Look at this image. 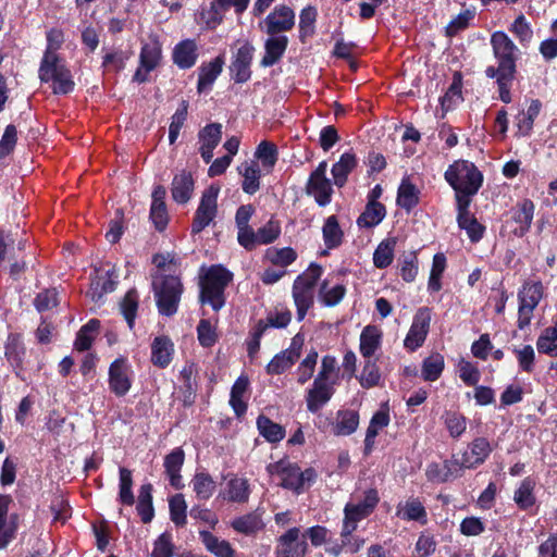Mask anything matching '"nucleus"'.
<instances>
[{
	"mask_svg": "<svg viewBox=\"0 0 557 557\" xmlns=\"http://www.w3.org/2000/svg\"><path fill=\"white\" fill-rule=\"evenodd\" d=\"M386 216V207L383 203L367 201L363 212L357 219L360 228H372L379 225Z\"/></svg>",
	"mask_w": 557,
	"mask_h": 557,
	"instance_id": "obj_38",
	"label": "nucleus"
},
{
	"mask_svg": "<svg viewBox=\"0 0 557 557\" xmlns=\"http://www.w3.org/2000/svg\"><path fill=\"white\" fill-rule=\"evenodd\" d=\"M432 320V310L430 307H420L414 315L410 329L404 339V346L409 351H416L423 346Z\"/></svg>",
	"mask_w": 557,
	"mask_h": 557,
	"instance_id": "obj_10",
	"label": "nucleus"
},
{
	"mask_svg": "<svg viewBox=\"0 0 557 557\" xmlns=\"http://www.w3.org/2000/svg\"><path fill=\"white\" fill-rule=\"evenodd\" d=\"M399 275L406 283H412L419 272L417 251L404 252L399 259Z\"/></svg>",
	"mask_w": 557,
	"mask_h": 557,
	"instance_id": "obj_52",
	"label": "nucleus"
},
{
	"mask_svg": "<svg viewBox=\"0 0 557 557\" xmlns=\"http://www.w3.org/2000/svg\"><path fill=\"white\" fill-rule=\"evenodd\" d=\"M322 236L326 250L321 252L322 256H326L327 250L338 248L344 242V232L338 223L336 215H330L322 227Z\"/></svg>",
	"mask_w": 557,
	"mask_h": 557,
	"instance_id": "obj_33",
	"label": "nucleus"
},
{
	"mask_svg": "<svg viewBox=\"0 0 557 557\" xmlns=\"http://www.w3.org/2000/svg\"><path fill=\"white\" fill-rule=\"evenodd\" d=\"M195 181L189 171L183 170L175 174L171 184V195L175 202L187 203L194 191Z\"/></svg>",
	"mask_w": 557,
	"mask_h": 557,
	"instance_id": "obj_20",
	"label": "nucleus"
},
{
	"mask_svg": "<svg viewBox=\"0 0 557 557\" xmlns=\"http://www.w3.org/2000/svg\"><path fill=\"white\" fill-rule=\"evenodd\" d=\"M162 60V44L158 37L150 38L140 48L139 64L146 72L156 70Z\"/></svg>",
	"mask_w": 557,
	"mask_h": 557,
	"instance_id": "obj_27",
	"label": "nucleus"
},
{
	"mask_svg": "<svg viewBox=\"0 0 557 557\" xmlns=\"http://www.w3.org/2000/svg\"><path fill=\"white\" fill-rule=\"evenodd\" d=\"M219 193L220 187L215 185L209 186L202 193L191 223L193 235L201 233L216 216Z\"/></svg>",
	"mask_w": 557,
	"mask_h": 557,
	"instance_id": "obj_7",
	"label": "nucleus"
},
{
	"mask_svg": "<svg viewBox=\"0 0 557 557\" xmlns=\"http://www.w3.org/2000/svg\"><path fill=\"white\" fill-rule=\"evenodd\" d=\"M225 59L222 54L215 57L209 63H202L198 69L197 91L199 94L210 89L215 79L222 73Z\"/></svg>",
	"mask_w": 557,
	"mask_h": 557,
	"instance_id": "obj_21",
	"label": "nucleus"
},
{
	"mask_svg": "<svg viewBox=\"0 0 557 557\" xmlns=\"http://www.w3.org/2000/svg\"><path fill=\"white\" fill-rule=\"evenodd\" d=\"M544 296V285L541 281H525L518 290L517 326L524 330L531 323L533 312Z\"/></svg>",
	"mask_w": 557,
	"mask_h": 557,
	"instance_id": "obj_6",
	"label": "nucleus"
},
{
	"mask_svg": "<svg viewBox=\"0 0 557 557\" xmlns=\"http://www.w3.org/2000/svg\"><path fill=\"white\" fill-rule=\"evenodd\" d=\"M152 491L153 486L151 483L143 484L138 491L136 511L143 523H150L154 518Z\"/></svg>",
	"mask_w": 557,
	"mask_h": 557,
	"instance_id": "obj_36",
	"label": "nucleus"
},
{
	"mask_svg": "<svg viewBox=\"0 0 557 557\" xmlns=\"http://www.w3.org/2000/svg\"><path fill=\"white\" fill-rule=\"evenodd\" d=\"M267 258L272 264L285 268L297 259V253L292 247L270 248L267 250Z\"/></svg>",
	"mask_w": 557,
	"mask_h": 557,
	"instance_id": "obj_62",
	"label": "nucleus"
},
{
	"mask_svg": "<svg viewBox=\"0 0 557 557\" xmlns=\"http://www.w3.org/2000/svg\"><path fill=\"white\" fill-rule=\"evenodd\" d=\"M509 30L518 38L522 46H528L533 38L531 25L522 13L515 18Z\"/></svg>",
	"mask_w": 557,
	"mask_h": 557,
	"instance_id": "obj_59",
	"label": "nucleus"
},
{
	"mask_svg": "<svg viewBox=\"0 0 557 557\" xmlns=\"http://www.w3.org/2000/svg\"><path fill=\"white\" fill-rule=\"evenodd\" d=\"M265 32L270 36L290 30L295 25V13L287 5H277L264 18Z\"/></svg>",
	"mask_w": 557,
	"mask_h": 557,
	"instance_id": "obj_15",
	"label": "nucleus"
},
{
	"mask_svg": "<svg viewBox=\"0 0 557 557\" xmlns=\"http://www.w3.org/2000/svg\"><path fill=\"white\" fill-rule=\"evenodd\" d=\"M288 46V38L285 35L270 36L264 42V55L260 61L262 67H270L276 64L284 55Z\"/></svg>",
	"mask_w": 557,
	"mask_h": 557,
	"instance_id": "obj_23",
	"label": "nucleus"
},
{
	"mask_svg": "<svg viewBox=\"0 0 557 557\" xmlns=\"http://www.w3.org/2000/svg\"><path fill=\"white\" fill-rule=\"evenodd\" d=\"M317 478L318 473L313 468L310 467L301 471L298 463L289 461L286 468L282 470L280 485L296 495H300L317 481Z\"/></svg>",
	"mask_w": 557,
	"mask_h": 557,
	"instance_id": "obj_8",
	"label": "nucleus"
},
{
	"mask_svg": "<svg viewBox=\"0 0 557 557\" xmlns=\"http://www.w3.org/2000/svg\"><path fill=\"white\" fill-rule=\"evenodd\" d=\"M255 51L253 45L246 40L233 52L228 70L236 84L247 83L251 78Z\"/></svg>",
	"mask_w": 557,
	"mask_h": 557,
	"instance_id": "obj_9",
	"label": "nucleus"
},
{
	"mask_svg": "<svg viewBox=\"0 0 557 557\" xmlns=\"http://www.w3.org/2000/svg\"><path fill=\"white\" fill-rule=\"evenodd\" d=\"M263 513V509L257 508L256 510L234 518L230 522V527L238 534L255 536L265 528Z\"/></svg>",
	"mask_w": 557,
	"mask_h": 557,
	"instance_id": "obj_17",
	"label": "nucleus"
},
{
	"mask_svg": "<svg viewBox=\"0 0 557 557\" xmlns=\"http://www.w3.org/2000/svg\"><path fill=\"white\" fill-rule=\"evenodd\" d=\"M441 420L453 438H459L467 430V418L457 410H445Z\"/></svg>",
	"mask_w": 557,
	"mask_h": 557,
	"instance_id": "obj_41",
	"label": "nucleus"
},
{
	"mask_svg": "<svg viewBox=\"0 0 557 557\" xmlns=\"http://www.w3.org/2000/svg\"><path fill=\"white\" fill-rule=\"evenodd\" d=\"M299 282L293 283V298L296 306L297 320L300 322L305 319L308 310L314 304L313 292L298 286Z\"/></svg>",
	"mask_w": 557,
	"mask_h": 557,
	"instance_id": "obj_43",
	"label": "nucleus"
},
{
	"mask_svg": "<svg viewBox=\"0 0 557 557\" xmlns=\"http://www.w3.org/2000/svg\"><path fill=\"white\" fill-rule=\"evenodd\" d=\"M534 211L535 205L529 198L519 200L513 207H511L509 210L510 222L515 224L511 233L516 237L522 238L530 232L534 218Z\"/></svg>",
	"mask_w": 557,
	"mask_h": 557,
	"instance_id": "obj_13",
	"label": "nucleus"
},
{
	"mask_svg": "<svg viewBox=\"0 0 557 557\" xmlns=\"http://www.w3.org/2000/svg\"><path fill=\"white\" fill-rule=\"evenodd\" d=\"M250 496V487L247 479L232 478L226 485L225 498L232 503L245 504Z\"/></svg>",
	"mask_w": 557,
	"mask_h": 557,
	"instance_id": "obj_44",
	"label": "nucleus"
},
{
	"mask_svg": "<svg viewBox=\"0 0 557 557\" xmlns=\"http://www.w3.org/2000/svg\"><path fill=\"white\" fill-rule=\"evenodd\" d=\"M172 62L180 70H189L194 67L199 58L197 41L191 38L178 41L172 49Z\"/></svg>",
	"mask_w": 557,
	"mask_h": 557,
	"instance_id": "obj_16",
	"label": "nucleus"
},
{
	"mask_svg": "<svg viewBox=\"0 0 557 557\" xmlns=\"http://www.w3.org/2000/svg\"><path fill=\"white\" fill-rule=\"evenodd\" d=\"M174 344L166 335L154 337L151 344V362L153 366L165 369L172 361Z\"/></svg>",
	"mask_w": 557,
	"mask_h": 557,
	"instance_id": "obj_25",
	"label": "nucleus"
},
{
	"mask_svg": "<svg viewBox=\"0 0 557 557\" xmlns=\"http://www.w3.org/2000/svg\"><path fill=\"white\" fill-rule=\"evenodd\" d=\"M95 271L96 273L99 272L97 269ZM116 277L117 274L114 267L107 270L104 274H96V276L91 278L90 289L88 292L91 300L98 302L106 294L113 292L117 284Z\"/></svg>",
	"mask_w": 557,
	"mask_h": 557,
	"instance_id": "obj_22",
	"label": "nucleus"
},
{
	"mask_svg": "<svg viewBox=\"0 0 557 557\" xmlns=\"http://www.w3.org/2000/svg\"><path fill=\"white\" fill-rule=\"evenodd\" d=\"M396 245V237H387L377 245L373 252V264L375 268L382 270L393 263Z\"/></svg>",
	"mask_w": 557,
	"mask_h": 557,
	"instance_id": "obj_39",
	"label": "nucleus"
},
{
	"mask_svg": "<svg viewBox=\"0 0 557 557\" xmlns=\"http://www.w3.org/2000/svg\"><path fill=\"white\" fill-rule=\"evenodd\" d=\"M445 368L443 355L435 352L424 358L421 366V376L426 382H434L442 375Z\"/></svg>",
	"mask_w": 557,
	"mask_h": 557,
	"instance_id": "obj_45",
	"label": "nucleus"
},
{
	"mask_svg": "<svg viewBox=\"0 0 557 557\" xmlns=\"http://www.w3.org/2000/svg\"><path fill=\"white\" fill-rule=\"evenodd\" d=\"M470 456L469 453H463V466L467 469H475L490 457L492 453V446L487 438L485 437H475L470 444Z\"/></svg>",
	"mask_w": 557,
	"mask_h": 557,
	"instance_id": "obj_24",
	"label": "nucleus"
},
{
	"mask_svg": "<svg viewBox=\"0 0 557 557\" xmlns=\"http://www.w3.org/2000/svg\"><path fill=\"white\" fill-rule=\"evenodd\" d=\"M381 381V372L379 369V366L374 360H371V358L367 359L361 375L359 377V383L363 388H372L374 386H377Z\"/></svg>",
	"mask_w": 557,
	"mask_h": 557,
	"instance_id": "obj_58",
	"label": "nucleus"
},
{
	"mask_svg": "<svg viewBox=\"0 0 557 557\" xmlns=\"http://www.w3.org/2000/svg\"><path fill=\"white\" fill-rule=\"evenodd\" d=\"M197 338L200 346L211 348L219 339L216 329L208 319H201L197 325Z\"/></svg>",
	"mask_w": 557,
	"mask_h": 557,
	"instance_id": "obj_57",
	"label": "nucleus"
},
{
	"mask_svg": "<svg viewBox=\"0 0 557 557\" xmlns=\"http://www.w3.org/2000/svg\"><path fill=\"white\" fill-rule=\"evenodd\" d=\"M170 519L177 528L187 524V504L183 494L178 493L169 498Z\"/></svg>",
	"mask_w": 557,
	"mask_h": 557,
	"instance_id": "obj_50",
	"label": "nucleus"
},
{
	"mask_svg": "<svg viewBox=\"0 0 557 557\" xmlns=\"http://www.w3.org/2000/svg\"><path fill=\"white\" fill-rule=\"evenodd\" d=\"M268 330L263 323V319H260L253 327L249 331V335L245 342L247 356L252 361L256 359L261 345V338Z\"/></svg>",
	"mask_w": 557,
	"mask_h": 557,
	"instance_id": "obj_54",
	"label": "nucleus"
},
{
	"mask_svg": "<svg viewBox=\"0 0 557 557\" xmlns=\"http://www.w3.org/2000/svg\"><path fill=\"white\" fill-rule=\"evenodd\" d=\"M255 157L261 161L264 168L272 169L278 160L277 146L269 140H262L255 151Z\"/></svg>",
	"mask_w": 557,
	"mask_h": 557,
	"instance_id": "obj_56",
	"label": "nucleus"
},
{
	"mask_svg": "<svg viewBox=\"0 0 557 557\" xmlns=\"http://www.w3.org/2000/svg\"><path fill=\"white\" fill-rule=\"evenodd\" d=\"M38 77L41 83H50L52 94L57 96L69 95L75 89L72 72L60 54L42 55Z\"/></svg>",
	"mask_w": 557,
	"mask_h": 557,
	"instance_id": "obj_4",
	"label": "nucleus"
},
{
	"mask_svg": "<svg viewBox=\"0 0 557 557\" xmlns=\"http://www.w3.org/2000/svg\"><path fill=\"white\" fill-rule=\"evenodd\" d=\"M196 497L199 500H208L215 492L216 483L206 471L196 472L190 481Z\"/></svg>",
	"mask_w": 557,
	"mask_h": 557,
	"instance_id": "obj_40",
	"label": "nucleus"
},
{
	"mask_svg": "<svg viewBox=\"0 0 557 557\" xmlns=\"http://www.w3.org/2000/svg\"><path fill=\"white\" fill-rule=\"evenodd\" d=\"M152 292L160 315L173 317L177 313L182 295L184 293V285L180 275H153Z\"/></svg>",
	"mask_w": 557,
	"mask_h": 557,
	"instance_id": "obj_3",
	"label": "nucleus"
},
{
	"mask_svg": "<svg viewBox=\"0 0 557 557\" xmlns=\"http://www.w3.org/2000/svg\"><path fill=\"white\" fill-rule=\"evenodd\" d=\"M318 11L315 7L308 5L299 14V40L305 44L315 33Z\"/></svg>",
	"mask_w": 557,
	"mask_h": 557,
	"instance_id": "obj_49",
	"label": "nucleus"
},
{
	"mask_svg": "<svg viewBox=\"0 0 557 557\" xmlns=\"http://www.w3.org/2000/svg\"><path fill=\"white\" fill-rule=\"evenodd\" d=\"M420 194V189L409 178H403L397 189L396 205L410 213L419 205Z\"/></svg>",
	"mask_w": 557,
	"mask_h": 557,
	"instance_id": "obj_29",
	"label": "nucleus"
},
{
	"mask_svg": "<svg viewBox=\"0 0 557 557\" xmlns=\"http://www.w3.org/2000/svg\"><path fill=\"white\" fill-rule=\"evenodd\" d=\"M323 273V268L312 262L305 273L299 274L294 282H299L298 286L313 292L318 281Z\"/></svg>",
	"mask_w": 557,
	"mask_h": 557,
	"instance_id": "obj_63",
	"label": "nucleus"
},
{
	"mask_svg": "<svg viewBox=\"0 0 557 557\" xmlns=\"http://www.w3.org/2000/svg\"><path fill=\"white\" fill-rule=\"evenodd\" d=\"M319 354L318 351L312 348L306 356V358L300 362V364L297 368V382L299 384L307 383L313 375L315 366L318 362Z\"/></svg>",
	"mask_w": 557,
	"mask_h": 557,
	"instance_id": "obj_61",
	"label": "nucleus"
},
{
	"mask_svg": "<svg viewBox=\"0 0 557 557\" xmlns=\"http://www.w3.org/2000/svg\"><path fill=\"white\" fill-rule=\"evenodd\" d=\"M444 178L455 191L456 205L471 203L484 181L483 173L468 160H456L449 164Z\"/></svg>",
	"mask_w": 557,
	"mask_h": 557,
	"instance_id": "obj_1",
	"label": "nucleus"
},
{
	"mask_svg": "<svg viewBox=\"0 0 557 557\" xmlns=\"http://www.w3.org/2000/svg\"><path fill=\"white\" fill-rule=\"evenodd\" d=\"M462 75L460 72H455L453 82L447 91L440 98L442 110L447 112L454 108L456 100H462Z\"/></svg>",
	"mask_w": 557,
	"mask_h": 557,
	"instance_id": "obj_51",
	"label": "nucleus"
},
{
	"mask_svg": "<svg viewBox=\"0 0 557 557\" xmlns=\"http://www.w3.org/2000/svg\"><path fill=\"white\" fill-rule=\"evenodd\" d=\"M138 305L139 295L136 288L128 289L120 302L121 313L131 330L135 325Z\"/></svg>",
	"mask_w": 557,
	"mask_h": 557,
	"instance_id": "obj_47",
	"label": "nucleus"
},
{
	"mask_svg": "<svg viewBox=\"0 0 557 557\" xmlns=\"http://www.w3.org/2000/svg\"><path fill=\"white\" fill-rule=\"evenodd\" d=\"M335 388L333 384H312L306 395L307 410L311 413H317L324 407L333 397Z\"/></svg>",
	"mask_w": 557,
	"mask_h": 557,
	"instance_id": "obj_26",
	"label": "nucleus"
},
{
	"mask_svg": "<svg viewBox=\"0 0 557 557\" xmlns=\"http://www.w3.org/2000/svg\"><path fill=\"white\" fill-rule=\"evenodd\" d=\"M491 46L494 58L497 61V66L490 65L485 69V75L488 78H494L499 74L516 76L517 61H518V47L509 38V36L502 30H497L491 36Z\"/></svg>",
	"mask_w": 557,
	"mask_h": 557,
	"instance_id": "obj_5",
	"label": "nucleus"
},
{
	"mask_svg": "<svg viewBox=\"0 0 557 557\" xmlns=\"http://www.w3.org/2000/svg\"><path fill=\"white\" fill-rule=\"evenodd\" d=\"M471 203L456 205L457 223L459 228L465 230L470 242L479 243L485 233V226L470 212Z\"/></svg>",
	"mask_w": 557,
	"mask_h": 557,
	"instance_id": "obj_18",
	"label": "nucleus"
},
{
	"mask_svg": "<svg viewBox=\"0 0 557 557\" xmlns=\"http://www.w3.org/2000/svg\"><path fill=\"white\" fill-rule=\"evenodd\" d=\"M4 357L16 377L24 380L23 373L25 371L24 360L26 357V347L22 334L9 333L4 343Z\"/></svg>",
	"mask_w": 557,
	"mask_h": 557,
	"instance_id": "obj_14",
	"label": "nucleus"
},
{
	"mask_svg": "<svg viewBox=\"0 0 557 557\" xmlns=\"http://www.w3.org/2000/svg\"><path fill=\"white\" fill-rule=\"evenodd\" d=\"M306 194L313 196L320 207H326L332 201L333 187L329 178H308Z\"/></svg>",
	"mask_w": 557,
	"mask_h": 557,
	"instance_id": "obj_32",
	"label": "nucleus"
},
{
	"mask_svg": "<svg viewBox=\"0 0 557 557\" xmlns=\"http://www.w3.org/2000/svg\"><path fill=\"white\" fill-rule=\"evenodd\" d=\"M332 425V434L335 436H349L356 432L359 426V412L352 409H341L336 412V421L326 420Z\"/></svg>",
	"mask_w": 557,
	"mask_h": 557,
	"instance_id": "obj_19",
	"label": "nucleus"
},
{
	"mask_svg": "<svg viewBox=\"0 0 557 557\" xmlns=\"http://www.w3.org/2000/svg\"><path fill=\"white\" fill-rule=\"evenodd\" d=\"M133 370L125 357L114 359L108 371L109 389L116 397H124L132 388Z\"/></svg>",
	"mask_w": 557,
	"mask_h": 557,
	"instance_id": "obj_11",
	"label": "nucleus"
},
{
	"mask_svg": "<svg viewBox=\"0 0 557 557\" xmlns=\"http://www.w3.org/2000/svg\"><path fill=\"white\" fill-rule=\"evenodd\" d=\"M243 176L242 189L247 195H255L260 189L261 170L258 163L245 161L238 168Z\"/></svg>",
	"mask_w": 557,
	"mask_h": 557,
	"instance_id": "obj_31",
	"label": "nucleus"
},
{
	"mask_svg": "<svg viewBox=\"0 0 557 557\" xmlns=\"http://www.w3.org/2000/svg\"><path fill=\"white\" fill-rule=\"evenodd\" d=\"M259 434L271 444L281 442L286 434L285 428L272 421L265 414H260L256 421Z\"/></svg>",
	"mask_w": 557,
	"mask_h": 557,
	"instance_id": "obj_37",
	"label": "nucleus"
},
{
	"mask_svg": "<svg viewBox=\"0 0 557 557\" xmlns=\"http://www.w3.org/2000/svg\"><path fill=\"white\" fill-rule=\"evenodd\" d=\"M248 387L249 377L243 374L236 379L231 388L230 406L237 418L243 417L247 412L248 405L244 400V396L247 393Z\"/></svg>",
	"mask_w": 557,
	"mask_h": 557,
	"instance_id": "obj_35",
	"label": "nucleus"
},
{
	"mask_svg": "<svg viewBox=\"0 0 557 557\" xmlns=\"http://www.w3.org/2000/svg\"><path fill=\"white\" fill-rule=\"evenodd\" d=\"M222 124L209 123L198 132V141L200 147H218L222 139Z\"/></svg>",
	"mask_w": 557,
	"mask_h": 557,
	"instance_id": "obj_55",
	"label": "nucleus"
},
{
	"mask_svg": "<svg viewBox=\"0 0 557 557\" xmlns=\"http://www.w3.org/2000/svg\"><path fill=\"white\" fill-rule=\"evenodd\" d=\"M199 537L206 549L215 557H236V552L226 540H220L208 530H200Z\"/></svg>",
	"mask_w": 557,
	"mask_h": 557,
	"instance_id": "obj_34",
	"label": "nucleus"
},
{
	"mask_svg": "<svg viewBox=\"0 0 557 557\" xmlns=\"http://www.w3.org/2000/svg\"><path fill=\"white\" fill-rule=\"evenodd\" d=\"M383 332L373 324L363 327L360 334L359 350L363 358H371L382 345Z\"/></svg>",
	"mask_w": 557,
	"mask_h": 557,
	"instance_id": "obj_28",
	"label": "nucleus"
},
{
	"mask_svg": "<svg viewBox=\"0 0 557 557\" xmlns=\"http://www.w3.org/2000/svg\"><path fill=\"white\" fill-rule=\"evenodd\" d=\"M199 274L198 301L202 306H210L213 311L219 312L226 304L225 290L233 281V273L223 264H211L202 267Z\"/></svg>",
	"mask_w": 557,
	"mask_h": 557,
	"instance_id": "obj_2",
	"label": "nucleus"
},
{
	"mask_svg": "<svg viewBox=\"0 0 557 557\" xmlns=\"http://www.w3.org/2000/svg\"><path fill=\"white\" fill-rule=\"evenodd\" d=\"M100 327V321L98 319H90L86 324H84L76 334V338L74 342V348L77 351H87L90 349L96 333Z\"/></svg>",
	"mask_w": 557,
	"mask_h": 557,
	"instance_id": "obj_48",
	"label": "nucleus"
},
{
	"mask_svg": "<svg viewBox=\"0 0 557 557\" xmlns=\"http://www.w3.org/2000/svg\"><path fill=\"white\" fill-rule=\"evenodd\" d=\"M358 165V159L356 154L351 151L344 152L339 160L333 164L331 169V173L334 180V184L342 188L345 186L348 180V175L356 169Z\"/></svg>",
	"mask_w": 557,
	"mask_h": 557,
	"instance_id": "obj_30",
	"label": "nucleus"
},
{
	"mask_svg": "<svg viewBox=\"0 0 557 557\" xmlns=\"http://www.w3.org/2000/svg\"><path fill=\"white\" fill-rule=\"evenodd\" d=\"M174 544L169 532L160 534L153 542V549L150 557H173Z\"/></svg>",
	"mask_w": 557,
	"mask_h": 557,
	"instance_id": "obj_64",
	"label": "nucleus"
},
{
	"mask_svg": "<svg viewBox=\"0 0 557 557\" xmlns=\"http://www.w3.org/2000/svg\"><path fill=\"white\" fill-rule=\"evenodd\" d=\"M535 482L530 476L522 480L519 487L515 491L513 500L521 510L530 509L536 502L533 493Z\"/></svg>",
	"mask_w": 557,
	"mask_h": 557,
	"instance_id": "obj_46",
	"label": "nucleus"
},
{
	"mask_svg": "<svg viewBox=\"0 0 557 557\" xmlns=\"http://www.w3.org/2000/svg\"><path fill=\"white\" fill-rule=\"evenodd\" d=\"M346 293L347 289L343 284H337L327 289V281L325 280L321 283L319 298L323 306L335 307L344 299Z\"/></svg>",
	"mask_w": 557,
	"mask_h": 557,
	"instance_id": "obj_53",
	"label": "nucleus"
},
{
	"mask_svg": "<svg viewBox=\"0 0 557 557\" xmlns=\"http://www.w3.org/2000/svg\"><path fill=\"white\" fill-rule=\"evenodd\" d=\"M299 535L300 529L297 527L280 535L276 540L275 557H305L308 553V543L305 539L300 540Z\"/></svg>",
	"mask_w": 557,
	"mask_h": 557,
	"instance_id": "obj_12",
	"label": "nucleus"
},
{
	"mask_svg": "<svg viewBox=\"0 0 557 557\" xmlns=\"http://www.w3.org/2000/svg\"><path fill=\"white\" fill-rule=\"evenodd\" d=\"M133 474L132 471L125 467L119 469V495L117 502L123 506H133L135 504V496L133 493Z\"/></svg>",
	"mask_w": 557,
	"mask_h": 557,
	"instance_id": "obj_42",
	"label": "nucleus"
},
{
	"mask_svg": "<svg viewBox=\"0 0 557 557\" xmlns=\"http://www.w3.org/2000/svg\"><path fill=\"white\" fill-rule=\"evenodd\" d=\"M281 231V223L271 218L257 231L258 245H269L274 243L280 237Z\"/></svg>",
	"mask_w": 557,
	"mask_h": 557,
	"instance_id": "obj_60",
	"label": "nucleus"
}]
</instances>
